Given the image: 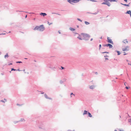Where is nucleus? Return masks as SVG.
<instances>
[{
	"label": "nucleus",
	"mask_w": 131,
	"mask_h": 131,
	"mask_svg": "<svg viewBox=\"0 0 131 131\" xmlns=\"http://www.w3.org/2000/svg\"><path fill=\"white\" fill-rule=\"evenodd\" d=\"M104 57H108V56H107V55H106V56H104Z\"/></svg>",
	"instance_id": "13d9d810"
},
{
	"label": "nucleus",
	"mask_w": 131,
	"mask_h": 131,
	"mask_svg": "<svg viewBox=\"0 0 131 131\" xmlns=\"http://www.w3.org/2000/svg\"><path fill=\"white\" fill-rule=\"evenodd\" d=\"M61 69H64V67H63L62 66H61Z\"/></svg>",
	"instance_id": "f704fd0d"
},
{
	"label": "nucleus",
	"mask_w": 131,
	"mask_h": 131,
	"mask_svg": "<svg viewBox=\"0 0 131 131\" xmlns=\"http://www.w3.org/2000/svg\"><path fill=\"white\" fill-rule=\"evenodd\" d=\"M128 122L130 123V125H131V118L128 120Z\"/></svg>",
	"instance_id": "393cba45"
},
{
	"label": "nucleus",
	"mask_w": 131,
	"mask_h": 131,
	"mask_svg": "<svg viewBox=\"0 0 131 131\" xmlns=\"http://www.w3.org/2000/svg\"><path fill=\"white\" fill-rule=\"evenodd\" d=\"M47 66L48 67L50 68L52 70L55 71L57 66V64L53 62H50L47 65Z\"/></svg>",
	"instance_id": "f257e3e1"
},
{
	"label": "nucleus",
	"mask_w": 131,
	"mask_h": 131,
	"mask_svg": "<svg viewBox=\"0 0 131 131\" xmlns=\"http://www.w3.org/2000/svg\"><path fill=\"white\" fill-rule=\"evenodd\" d=\"M8 53H6V54L5 55L4 58H8Z\"/></svg>",
	"instance_id": "f3484780"
},
{
	"label": "nucleus",
	"mask_w": 131,
	"mask_h": 131,
	"mask_svg": "<svg viewBox=\"0 0 131 131\" xmlns=\"http://www.w3.org/2000/svg\"><path fill=\"white\" fill-rule=\"evenodd\" d=\"M73 33L74 34H78V35L79 36H80V35L79 34H78L75 32H73Z\"/></svg>",
	"instance_id": "5701e85b"
},
{
	"label": "nucleus",
	"mask_w": 131,
	"mask_h": 131,
	"mask_svg": "<svg viewBox=\"0 0 131 131\" xmlns=\"http://www.w3.org/2000/svg\"><path fill=\"white\" fill-rule=\"evenodd\" d=\"M69 29L72 31H74L75 30V29L71 27L69 28Z\"/></svg>",
	"instance_id": "6ab92c4d"
},
{
	"label": "nucleus",
	"mask_w": 131,
	"mask_h": 131,
	"mask_svg": "<svg viewBox=\"0 0 131 131\" xmlns=\"http://www.w3.org/2000/svg\"><path fill=\"white\" fill-rule=\"evenodd\" d=\"M105 60H108V59L107 58H105Z\"/></svg>",
	"instance_id": "6e6d98bb"
},
{
	"label": "nucleus",
	"mask_w": 131,
	"mask_h": 131,
	"mask_svg": "<svg viewBox=\"0 0 131 131\" xmlns=\"http://www.w3.org/2000/svg\"><path fill=\"white\" fill-rule=\"evenodd\" d=\"M127 114H128V116H129V117H130V116H129V115H128L127 113Z\"/></svg>",
	"instance_id": "680f3d73"
},
{
	"label": "nucleus",
	"mask_w": 131,
	"mask_h": 131,
	"mask_svg": "<svg viewBox=\"0 0 131 131\" xmlns=\"http://www.w3.org/2000/svg\"><path fill=\"white\" fill-rule=\"evenodd\" d=\"M79 36L78 37H77V38L78 39H79V40H82V39Z\"/></svg>",
	"instance_id": "c756f323"
},
{
	"label": "nucleus",
	"mask_w": 131,
	"mask_h": 131,
	"mask_svg": "<svg viewBox=\"0 0 131 131\" xmlns=\"http://www.w3.org/2000/svg\"><path fill=\"white\" fill-rule=\"evenodd\" d=\"M107 41L108 42L112 44H113V42L112 41V39H110V38L109 37H107Z\"/></svg>",
	"instance_id": "423d86ee"
},
{
	"label": "nucleus",
	"mask_w": 131,
	"mask_h": 131,
	"mask_svg": "<svg viewBox=\"0 0 131 131\" xmlns=\"http://www.w3.org/2000/svg\"><path fill=\"white\" fill-rule=\"evenodd\" d=\"M12 63H10L8 64V65L9 66V65H12Z\"/></svg>",
	"instance_id": "37998d69"
},
{
	"label": "nucleus",
	"mask_w": 131,
	"mask_h": 131,
	"mask_svg": "<svg viewBox=\"0 0 131 131\" xmlns=\"http://www.w3.org/2000/svg\"><path fill=\"white\" fill-rule=\"evenodd\" d=\"M108 1L110 2H115V0H108Z\"/></svg>",
	"instance_id": "7c9ffc66"
},
{
	"label": "nucleus",
	"mask_w": 131,
	"mask_h": 131,
	"mask_svg": "<svg viewBox=\"0 0 131 131\" xmlns=\"http://www.w3.org/2000/svg\"><path fill=\"white\" fill-rule=\"evenodd\" d=\"M72 95H73L74 96H75L72 93H71V97H72Z\"/></svg>",
	"instance_id": "cd10ccee"
},
{
	"label": "nucleus",
	"mask_w": 131,
	"mask_h": 131,
	"mask_svg": "<svg viewBox=\"0 0 131 131\" xmlns=\"http://www.w3.org/2000/svg\"><path fill=\"white\" fill-rule=\"evenodd\" d=\"M90 38H88L87 37H83V39L85 40H88Z\"/></svg>",
	"instance_id": "4468645a"
},
{
	"label": "nucleus",
	"mask_w": 131,
	"mask_h": 131,
	"mask_svg": "<svg viewBox=\"0 0 131 131\" xmlns=\"http://www.w3.org/2000/svg\"><path fill=\"white\" fill-rule=\"evenodd\" d=\"M20 122H23V121H25V120H24V119L23 118H21L20 120L19 121Z\"/></svg>",
	"instance_id": "aec40b11"
},
{
	"label": "nucleus",
	"mask_w": 131,
	"mask_h": 131,
	"mask_svg": "<svg viewBox=\"0 0 131 131\" xmlns=\"http://www.w3.org/2000/svg\"><path fill=\"white\" fill-rule=\"evenodd\" d=\"M77 28H79V26L78 25H77Z\"/></svg>",
	"instance_id": "5fc2aeb1"
},
{
	"label": "nucleus",
	"mask_w": 131,
	"mask_h": 131,
	"mask_svg": "<svg viewBox=\"0 0 131 131\" xmlns=\"http://www.w3.org/2000/svg\"><path fill=\"white\" fill-rule=\"evenodd\" d=\"M128 65H131V64L129 63V62H128Z\"/></svg>",
	"instance_id": "8fccbe9b"
},
{
	"label": "nucleus",
	"mask_w": 131,
	"mask_h": 131,
	"mask_svg": "<svg viewBox=\"0 0 131 131\" xmlns=\"http://www.w3.org/2000/svg\"><path fill=\"white\" fill-rule=\"evenodd\" d=\"M77 20H79V21H81V22L82 21V20H81V19H80V18H77Z\"/></svg>",
	"instance_id": "473e14b6"
},
{
	"label": "nucleus",
	"mask_w": 131,
	"mask_h": 131,
	"mask_svg": "<svg viewBox=\"0 0 131 131\" xmlns=\"http://www.w3.org/2000/svg\"><path fill=\"white\" fill-rule=\"evenodd\" d=\"M68 2L70 4H73V3H74V0H68Z\"/></svg>",
	"instance_id": "0eeeda50"
},
{
	"label": "nucleus",
	"mask_w": 131,
	"mask_h": 131,
	"mask_svg": "<svg viewBox=\"0 0 131 131\" xmlns=\"http://www.w3.org/2000/svg\"><path fill=\"white\" fill-rule=\"evenodd\" d=\"M95 87V86L94 85H91L90 86L89 88L91 89H94Z\"/></svg>",
	"instance_id": "f8f14e48"
},
{
	"label": "nucleus",
	"mask_w": 131,
	"mask_h": 131,
	"mask_svg": "<svg viewBox=\"0 0 131 131\" xmlns=\"http://www.w3.org/2000/svg\"><path fill=\"white\" fill-rule=\"evenodd\" d=\"M16 71H20L21 70H19V69H17V70H16Z\"/></svg>",
	"instance_id": "09e8293b"
},
{
	"label": "nucleus",
	"mask_w": 131,
	"mask_h": 131,
	"mask_svg": "<svg viewBox=\"0 0 131 131\" xmlns=\"http://www.w3.org/2000/svg\"><path fill=\"white\" fill-rule=\"evenodd\" d=\"M126 61H127V62H130V61H129V60H126Z\"/></svg>",
	"instance_id": "49530a36"
},
{
	"label": "nucleus",
	"mask_w": 131,
	"mask_h": 131,
	"mask_svg": "<svg viewBox=\"0 0 131 131\" xmlns=\"http://www.w3.org/2000/svg\"><path fill=\"white\" fill-rule=\"evenodd\" d=\"M125 2H127V0H124Z\"/></svg>",
	"instance_id": "de8ad7c7"
},
{
	"label": "nucleus",
	"mask_w": 131,
	"mask_h": 131,
	"mask_svg": "<svg viewBox=\"0 0 131 131\" xmlns=\"http://www.w3.org/2000/svg\"><path fill=\"white\" fill-rule=\"evenodd\" d=\"M126 83H124V85H126V84H125Z\"/></svg>",
	"instance_id": "338daca9"
},
{
	"label": "nucleus",
	"mask_w": 131,
	"mask_h": 131,
	"mask_svg": "<svg viewBox=\"0 0 131 131\" xmlns=\"http://www.w3.org/2000/svg\"><path fill=\"white\" fill-rule=\"evenodd\" d=\"M88 114L89 117H92V115L89 112H88Z\"/></svg>",
	"instance_id": "dca6fc26"
},
{
	"label": "nucleus",
	"mask_w": 131,
	"mask_h": 131,
	"mask_svg": "<svg viewBox=\"0 0 131 131\" xmlns=\"http://www.w3.org/2000/svg\"><path fill=\"white\" fill-rule=\"evenodd\" d=\"M45 28L43 25H41L39 26H37L34 28V29L35 30H38L40 31H43Z\"/></svg>",
	"instance_id": "f03ea898"
},
{
	"label": "nucleus",
	"mask_w": 131,
	"mask_h": 131,
	"mask_svg": "<svg viewBox=\"0 0 131 131\" xmlns=\"http://www.w3.org/2000/svg\"><path fill=\"white\" fill-rule=\"evenodd\" d=\"M44 96L47 99H48L50 100H51L52 99L51 98L49 97H48V96L46 94H45L44 95Z\"/></svg>",
	"instance_id": "1a4fd4ad"
},
{
	"label": "nucleus",
	"mask_w": 131,
	"mask_h": 131,
	"mask_svg": "<svg viewBox=\"0 0 131 131\" xmlns=\"http://www.w3.org/2000/svg\"><path fill=\"white\" fill-rule=\"evenodd\" d=\"M44 93L43 92H42L41 93V94H44Z\"/></svg>",
	"instance_id": "603ef678"
},
{
	"label": "nucleus",
	"mask_w": 131,
	"mask_h": 131,
	"mask_svg": "<svg viewBox=\"0 0 131 131\" xmlns=\"http://www.w3.org/2000/svg\"><path fill=\"white\" fill-rule=\"evenodd\" d=\"M125 88H126V89H129V88H128V87L127 86H126V87H125Z\"/></svg>",
	"instance_id": "a19ab883"
},
{
	"label": "nucleus",
	"mask_w": 131,
	"mask_h": 131,
	"mask_svg": "<svg viewBox=\"0 0 131 131\" xmlns=\"http://www.w3.org/2000/svg\"><path fill=\"white\" fill-rule=\"evenodd\" d=\"M93 40V38H91V39H90V41H92V40Z\"/></svg>",
	"instance_id": "3c124183"
},
{
	"label": "nucleus",
	"mask_w": 131,
	"mask_h": 131,
	"mask_svg": "<svg viewBox=\"0 0 131 131\" xmlns=\"http://www.w3.org/2000/svg\"><path fill=\"white\" fill-rule=\"evenodd\" d=\"M122 42L124 43H126L125 42L127 43L128 42V41H127V39H125Z\"/></svg>",
	"instance_id": "2eb2a0df"
},
{
	"label": "nucleus",
	"mask_w": 131,
	"mask_h": 131,
	"mask_svg": "<svg viewBox=\"0 0 131 131\" xmlns=\"http://www.w3.org/2000/svg\"><path fill=\"white\" fill-rule=\"evenodd\" d=\"M29 13L30 14H34V13Z\"/></svg>",
	"instance_id": "864d4df0"
},
{
	"label": "nucleus",
	"mask_w": 131,
	"mask_h": 131,
	"mask_svg": "<svg viewBox=\"0 0 131 131\" xmlns=\"http://www.w3.org/2000/svg\"><path fill=\"white\" fill-rule=\"evenodd\" d=\"M101 44H100L99 45V50H100L101 49Z\"/></svg>",
	"instance_id": "bb28decb"
},
{
	"label": "nucleus",
	"mask_w": 131,
	"mask_h": 131,
	"mask_svg": "<svg viewBox=\"0 0 131 131\" xmlns=\"http://www.w3.org/2000/svg\"><path fill=\"white\" fill-rule=\"evenodd\" d=\"M104 2L102 3V4H105L110 6L111 5L110 3L109 2L108 0H104Z\"/></svg>",
	"instance_id": "7ed1b4c3"
},
{
	"label": "nucleus",
	"mask_w": 131,
	"mask_h": 131,
	"mask_svg": "<svg viewBox=\"0 0 131 131\" xmlns=\"http://www.w3.org/2000/svg\"><path fill=\"white\" fill-rule=\"evenodd\" d=\"M4 100L5 101V102H6L7 101V99H4Z\"/></svg>",
	"instance_id": "79ce46f5"
},
{
	"label": "nucleus",
	"mask_w": 131,
	"mask_h": 131,
	"mask_svg": "<svg viewBox=\"0 0 131 131\" xmlns=\"http://www.w3.org/2000/svg\"><path fill=\"white\" fill-rule=\"evenodd\" d=\"M48 25H50L51 24H52V23H49V22H48Z\"/></svg>",
	"instance_id": "4c0bfd02"
},
{
	"label": "nucleus",
	"mask_w": 131,
	"mask_h": 131,
	"mask_svg": "<svg viewBox=\"0 0 131 131\" xmlns=\"http://www.w3.org/2000/svg\"><path fill=\"white\" fill-rule=\"evenodd\" d=\"M19 11V12H24V11Z\"/></svg>",
	"instance_id": "052dcab7"
},
{
	"label": "nucleus",
	"mask_w": 131,
	"mask_h": 131,
	"mask_svg": "<svg viewBox=\"0 0 131 131\" xmlns=\"http://www.w3.org/2000/svg\"><path fill=\"white\" fill-rule=\"evenodd\" d=\"M99 12V11H97V12L96 13V12H95L94 13H91L92 14H95V15H96Z\"/></svg>",
	"instance_id": "c85d7f7f"
},
{
	"label": "nucleus",
	"mask_w": 131,
	"mask_h": 131,
	"mask_svg": "<svg viewBox=\"0 0 131 131\" xmlns=\"http://www.w3.org/2000/svg\"><path fill=\"white\" fill-rule=\"evenodd\" d=\"M40 15H41L43 16H46L47 14L45 13H40Z\"/></svg>",
	"instance_id": "9d476101"
},
{
	"label": "nucleus",
	"mask_w": 131,
	"mask_h": 131,
	"mask_svg": "<svg viewBox=\"0 0 131 131\" xmlns=\"http://www.w3.org/2000/svg\"><path fill=\"white\" fill-rule=\"evenodd\" d=\"M117 55H120L121 53L120 51H117Z\"/></svg>",
	"instance_id": "4be33fe9"
},
{
	"label": "nucleus",
	"mask_w": 131,
	"mask_h": 131,
	"mask_svg": "<svg viewBox=\"0 0 131 131\" xmlns=\"http://www.w3.org/2000/svg\"><path fill=\"white\" fill-rule=\"evenodd\" d=\"M16 63H22V62L21 61H17L16 62Z\"/></svg>",
	"instance_id": "e433bc0d"
},
{
	"label": "nucleus",
	"mask_w": 131,
	"mask_h": 131,
	"mask_svg": "<svg viewBox=\"0 0 131 131\" xmlns=\"http://www.w3.org/2000/svg\"><path fill=\"white\" fill-rule=\"evenodd\" d=\"M88 113V112L87 111L85 110L84 111V112L83 113V115H84L85 114H86Z\"/></svg>",
	"instance_id": "a211bd4d"
},
{
	"label": "nucleus",
	"mask_w": 131,
	"mask_h": 131,
	"mask_svg": "<svg viewBox=\"0 0 131 131\" xmlns=\"http://www.w3.org/2000/svg\"><path fill=\"white\" fill-rule=\"evenodd\" d=\"M17 105H19V106H20V105H22V104H21V105H20V104H17Z\"/></svg>",
	"instance_id": "c03bdc74"
},
{
	"label": "nucleus",
	"mask_w": 131,
	"mask_h": 131,
	"mask_svg": "<svg viewBox=\"0 0 131 131\" xmlns=\"http://www.w3.org/2000/svg\"><path fill=\"white\" fill-rule=\"evenodd\" d=\"M19 122V121H15L14 122V124H15L17 123H18Z\"/></svg>",
	"instance_id": "b1692460"
},
{
	"label": "nucleus",
	"mask_w": 131,
	"mask_h": 131,
	"mask_svg": "<svg viewBox=\"0 0 131 131\" xmlns=\"http://www.w3.org/2000/svg\"><path fill=\"white\" fill-rule=\"evenodd\" d=\"M127 54V53H125V54H124L123 55H125Z\"/></svg>",
	"instance_id": "bf43d9fd"
},
{
	"label": "nucleus",
	"mask_w": 131,
	"mask_h": 131,
	"mask_svg": "<svg viewBox=\"0 0 131 131\" xmlns=\"http://www.w3.org/2000/svg\"><path fill=\"white\" fill-rule=\"evenodd\" d=\"M60 83L61 84H62L63 83V81L61 80L60 81Z\"/></svg>",
	"instance_id": "2f4dec72"
},
{
	"label": "nucleus",
	"mask_w": 131,
	"mask_h": 131,
	"mask_svg": "<svg viewBox=\"0 0 131 131\" xmlns=\"http://www.w3.org/2000/svg\"><path fill=\"white\" fill-rule=\"evenodd\" d=\"M0 102H3V103H5V101H4V100H1V101H0Z\"/></svg>",
	"instance_id": "72a5a7b5"
},
{
	"label": "nucleus",
	"mask_w": 131,
	"mask_h": 131,
	"mask_svg": "<svg viewBox=\"0 0 131 131\" xmlns=\"http://www.w3.org/2000/svg\"><path fill=\"white\" fill-rule=\"evenodd\" d=\"M121 4L122 5H123L125 6H128V7L129 6L130 3H129L128 4H123L122 3H121Z\"/></svg>",
	"instance_id": "9b49d317"
},
{
	"label": "nucleus",
	"mask_w": 131,
	"mask_h": 131,
	"mask_svg": "<svg viewBox=\"0 0 131 131\" xmlns=\"http://www.w3.org/2000/svg\"><path fill=\"white\" fill-rule=\"evenodd\" d=\"M85 23L86 25H89L90 24V23L89 22H88L87 21H85Z\"/></svg>",
	"instance_id": "412c9836"
},
{
	"label": "nucleus",
	"mask_w": 131,
	"mask_h": 131,
	"mask_svg": "<svg viewBox=\"0 0 131 131\" xmlns=\"http://www.w3.org/2000/svg\"><path fill=\"white\" fill-rule=\"evenodd\" d=\"M108 53V52H106V51H105V52H103L102 53Z\"/></svg>",
	"instance_id": "c9c22d12"
},
{
	"label": "nucleus",
	"mask_w": 131,
	"mask_h": 131,
	"mask_svg": "<svg viewBox=\"0 0 131 131\" xmlns=\"http://www.w3.org/2000/svg\"><path fill=\"white\" fill-rule=\"evenodd\" d=\"M16 69H14L13 68H12L11 69V71H16Z\"/></svg>",
	"instance_id": "a878e982"
},
{
	"label": "nucleus",
	"mask_w": 131,
	"mask_h": 131,
	"mask_svg": "<svg viewBox=\"0 0 131 131\" xmlns=\"http://www.w3.org/2000/svg\"><path fill=\"white\" fill-rule=\"evenodd\" d=\"M106 47H109V48H113V46L110 43H108L107 44Z\"/></svg>",
	"instance_id": "6e6552de"
},
{
	"label": "nucleus",
	"mask_w": 131,
	"mask_h": 131,
	"mask_svg": "<svg viewBox=\"0 0 131 131\" xmlns=\"http://www.w3.org/2000/svg\"><path fill=\"white\" fill-rule=\"evenodd\" d=\"M67 131H71V130H69Z\"/></svg>",
	"instance_id": "0e129e2a"
},
{
	"label": "nucleus",
	"mask_w": 131,
	"mask_h": 131,
	"mask_svg": "<svg viewBox=\"0 0 131 131\" xmlns=\"http://www.w3.org/2000/svg\"><path fill=\"white\" fill-rule=\"evenodd\" d=\"M130 15V17H131V14H129Z\"/></svg>",
	"instance_id": "774afa93"
},
{
	"label": "nucleus",
	"mask_w": 131,
	"mask_h": 131,
	"mask_svg": "<svg viewBox=\"0 0 131 131\" xmlns=\"http://www.w3.org/2000/svg\"><path fill=\"white\" fill-rule=\"evenodd\" d=\"M95 74H97V72H96L95 73Z\"/></svg>",
	"instance_id": "69168bd1"
},
{
	"label": "nucleus",
	"mask_w": 131,
	"mask_h": 131,
	"mask_svg": "<svg viewBox=\"0 0 131 131\" xmlns=\"http://www.w3.org/2000/svg\"><path fill=\"white\" fill-rule=\"evenodd\" d=\"M59 32V34H61V32H59H59Z\"/></svg>",
	"instance_id": "e2e57ef3"
},
{
	"label": "nucleus",
	"mask_w": 131,
	"mask_h": 131,
	"mask_svg": "<svg viewBox=\"0 0 131 131\" xmlns=\"http://www.w3.org/2000/svg\"><path fill=\"white\" fill-rule=\"evenodd\" d=\"M52 14H56L59 15H60L59 14H57V13H52Z\"/></svg>",
	"instance_id": "58836bf2"
},
{
	"label": "nucleus",
	"mask_w": 131,
	"mask_h": 131,
	"mask_svg": "<svg viewBox=\"0 0 131 131\" xmlns=\"http://www.w3.org/2000/svg\"><path fill=\"white\" fill-rule=\"evenodd\" d=\"M5 33H2V34H0V35H5Z\"/></svg>",
	"instance_id": "a18cd8bd"
},
{
	"label": "nucleus",
	"mask_w": 131,
	"mask_h": 131,
	"mask_svg": "<svg viewBox=\"0 0 131 131\" xmlns=\"http://www.w3.org/2000/svg\"><path fill=\"white\" fill-rule=\"evenodd\" d=\"M82 34L83 35V37H87L88 38H90V36L89 34H85L84 33H82Z\"/></svg>",
	"instance_id": "20e7f679"
},
{
	"label": "nucleus",
	"mask_w": 131,
	"mask_h": 131,
	"mask_svg": "<svg viewBox=\"0 0 131 131\" xmlns=\"http://www.w3.org/2000/svg\"><path fill=\"white\" fill-rule=\"evenodd\" d=\"M106 45H107V44H103V46L104 47H105V46H106Z\"/></svg>",
	"instance_id": "ea45409f"
},
{
	"label": "nucleus",
	"mask_w": 131,
	"mask_h": 131,
	"mask_svg": "<svg viewBox=\"0 0 131 131\" xmlns=\"http://www.w3.org/2000/svg\"><path fill=\"white\" fill-rule=\"evenodd\" d=\"M1 74L2 75H4V73H1Z\"/></svg>",
	"instance_id": "4d7b16f0"
},
{
	"label": "nucleus",
	"mask_w": 131,
	"mask_h": 131,
	"mask_svg": "<svg viewBox=\"0 0 131 131\" xmlns=\"http://www.w3.org/2000/svg\"><path fill=\"white\" fill-rule=\"evenodd\" d=\"M125 13L130 14H131V11L130 10L127 11Z\"/></svg>",
	"instance_id": "ddd939ff"
},
{
	"label": "nucleus",
	"mask_w": 131,
	"mask_h": 131,
	"mask_svg": "<svg viewBox=\"0 0 131 131\" xmlns=\"http://www.w3.org/2000/svg\"><path fill=\"white\" fill-rule=\"evenodd\" d=\"M129 47L128 46H125L124 48L122 49V50L123 51H128L129 50Z\"/></svg>",
	"instance_id": "39448f33"
}]
</instances>
